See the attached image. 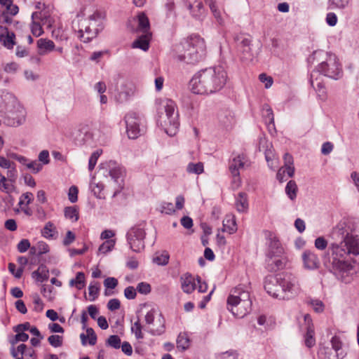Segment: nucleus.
<instances>
[{"instance_id":"20","label":"nucleus","mask_w":359,"mask_h":359,"mask_svg":"<svg viewBox=\"0 0 359 359\" xmlns=\"http://www.w3.org/2000/svg\"><path fill=\"white\" fill-rule=\"evenodd\" d=\"M34 194L31 192H25L22 194L19 198L18 206L19 208L15 210V212L18 213L20 211L23 212L26 215L30 216L32 210L29 207L34 201Z\"/></svg>"},{"instance_id":"39","label":"nucleus","mask_w":359,"mask_h":359,"mask_svg":"<svg viewBox=\"0 0 359 359\" xmlns=\"http://www.w3.org/2000/svg\"><path fill=\"white\" fill-rule=\"evenodd\" d=\"M82 344L85 345L86 344V339H88V344L90 345H95L97 342V336L92 328H87L86 334L82 333L80 335Z\"/></svg>"},{"instance_id":"34","label":"nucleus","mask_w":359,"mask_h":359,"mask_svg":"<svg viewBox=\"0 0 359 359\" xmlns=\"http://www.w3.org/2000/svg\"><path fill=\"white\" fill-rule=\"evenodd\" d=\"M264 154L266 161L268 163V166L271 169L275 170L278 165V160L274 154L273 150L271 149H266L264 152Z\"/></svg>"},{"instance_id":"24","label":"nucleus","mask_w":359,"mask_h":359,"mask_svg":"<svg viewBox=\"0 0 359 359\" xmlns=\"http://www.w3.org/2000/svg\"><path fill=\"white\" fill-rule=\"evenodd\" d=\"M205 1L208 5L216 22L221 26L224 25V19L222 12L219 9L216 1L215 0H205Z\"/></svg>"},{"instance_id":"7","label":"nucleus","mask_w":359,"mask_h":359,"mask_svg":"<svg viewBox=\"0 0 359 359\" xmlns=\"http://www.w3.org/2000/svg\"><path fill=\"white\" fill-rule=\"evenodd\" d=\"M126 133L130 139H136L145 132V118L143 115L129 111L124 116Z\"/></svg>"},{"instance_id":"30","label":"nucleus","mask_w":359,"mask_h":359,"mask_svg":"<svg viewBox=\"0 0 359 359\" xmlns=\"http://www.w3.org/2000/svg\"><path fill=\"white\" fill-rule=\"evenodd\" d=\"M32 276L36 281L42 283L48 280L49 277V271L46 266L41 264L39 266L37 270L32 272Z\"/></svg>"},{"instance_id":"17","label":"nucleus","mask_w":359,"mask_h":359,"mask_svg":"<svg viewBox=\"0 0 359 359\" xmlns=\"http://www.w3.org/2000/svg\"><path fill=\"white\" fill-rule=\"evenodd\" d=\"M310 83L316 90L318 96L321 100H325L326 98L327 91L323 82L322 76L318 74V72L313 71L311 73Z\"/></svg>"},{"instance_id":"29","label":"nucleus","mask_w":359,"mask_h":359,"mask_svg":"<svg viewBox=\"0 0 359 359\" xmlns=\"http://www.w3.org/2000/svg\"><path fill=\"white\" fill-rule=\"evenodd\" d=\"M235 205L236 210L240 212H245L248 209L247 194L240 192L236 198Z\"/></svg>"},{"instance_id":"14","label":"nucleus","mask_w":359,"mask_h":359,"mask_svg":"<svg viewBox=\"0 0 359 359\" xmlns=\"http://www.w3.org/2000/svg\"><path fill=\"white\" fill-rule=\"evenodd\" d=\"M104 165L111 179L114 180V182L118 184V188L116 189L113 194V197H116L123 188L120 182V181L122 182L121 179L123 175L122 168L116 161H110Z\"/></svg>"},{"instance_id":"22","label":"nucleus","mask_w":359,"mask_h":359,"mask_svg":"<svg viewBox=\"0 0 359 359\" xmlns=\"http://www.w3.org/2000/svg\"><path fill=\"white\" fill-rule=\"evenodd\" d=\"M287 262V259L285 253L280 256H268V266L271 271H276L283 269Z\"/></svg>"},{"instance_id":"23","label":"nucleus","mask_w":359,"mask_h":359,"mask_svg":"<svg viewBox=\"0 0 359 359\" xmlns=\"http://www.w3.org/2000/svg\"><path fill=\"white\" fill-rule=\"evenodd\" d=\"M245 165H248V160L244 154H239L233 158L229 162V170L231 173H238Z\"/></svg>"},{"instance_id":"43","label":"nucleus","mask_w":359,"mask_h":359,"mask_svg":"<svg viewBox=\"0 0 359 359\" xmlns=\"http://www.w3.org/2000/svg\"><path fill=\"white\" fill-rule=\"evenodd\" d=\"M190 345V341L187 334L180 333L177 339V347L178 349L184 351L189 348Z\"/></svg>"},{"instance_id":"60","label":"nucleus","mask_w":359,"mask_h":359,"mask_svg":"<svg viewBox=\"0 0 359 359\" xmlns=\"http://www.w3.org/2000/svg\"><path fill=\"white\" fill-rule=\"evenodd\" d=\"M52 36L54 39L60 42L67 41L68 39L67 35L60 29H53L52 31Z\"/></svg>"},{"instance_id":"11","label":"nucleus","mask_w":359,"mask_h":359,"mask_svg":"<svg viewBox=\"0 0 359 359\" xmlns=\"http://www.w3.org/2000/svg\"><path fill=\"white\" fill-rule=\"evenodd\" d=\"M144 320L153 335H159L164 332L165 319L157 309H149L145 314Z\"/></svg>"},{"instance_id":"16","label":"nucleus","mask_w":359,"mask_h":359,"mask_svg":"<svg viewBox=\"0 0 359 359\" xmlns=\"http://www.w3.org/2000/svg\"><path fill=\"white\" fill-rule=\"evenodd\" d=\"M264 289L270 296L279 299H283L278 275L267 276L264 281Z\"/></svg>"},{"instance_id":"48","label":"nucleus","mask_w":359,"mask_h":359,"mask_svg":"<svg viewBox=\"0 0 359 359\" xmlns=\"http://www.w3.org/2000/svg\"><path fill=\"white\" fill-rule=\"evenodd\" d=\"M116 241L114 239L104 241L98 248V253L106 254L114 248Z\"/></svg>"},{"instance_id":"51","label":"nucleus","mask_w":359,"mask_h":359,"mask_svg":"<svg viewBox=\"0 0 359 359\" xmlns=\"http://www.w3.org/2000/svg\"><path fill=\"white\" fill-rule=\"evenodd\" d=\"M191 14L196 18L201 17L205 12V8L201 1L198 0L193 9L189 10Z\"/></svg>"},{"instance_id":"12","label":"nucleus","mask_w":359,"mask_h":359,"mask_svg":"<svg viewBox=\"0 0 359 359\" xmlns=\"http://www.w3.org/2000/svg\"><path fill=\"white\" fill-rule=\"evenodd\" d=\"M126 237L128 243L133 251L140 252L144 248L145 231L142 225H136L130 228Z\"/></svg>"},{"instance_id":"56","label":"nucleus","mask_w":359,"mask_h":359,"mask_svg":"<svg viewBox=\"0 0 359 359\" xmlns=\"http://www.w3.org/2000/svg\"><path fill=\"white\" fill-rule=\"evenodd\" d=\"M14 37L13 34H9L8 33L6 36L1 34L0 35V41L3 42V44L7 48H12L14 45Z\"/></svg>"},{"instance_id":"19","label":"nucleus","mask_w":359,"mask_h":359,"mask_svg":"<svg viewBox=\"0 0 359 359\" xmlns=\"http://www.w3.org/2000/svg\"><path fill=\"white\" fill-rule=\"evenodd\" d=\"M218 121L219 126L226 130H231L235 125V116L231 110L225 109L218 114Z\"/></svg>"},{"instance_id":"21","label":"nucleus","mask_w":359,"mask_h":359,"mask_svg":"<svg viewBox=\"0 0 359 359\" xmlns=\"http://www.w3.org/2000/svg\"><path fill=\"white\" fill-rule=\"evenodd\" d=\"M180 283L181 288L185 293L191 294L196 288V279L189 273L181 276Z\"/></svg>"},{"instance_id":"63","label":"nucleus","mask_w":359,"mask_h":359,"mask_svg":"<svg viewBox=\"0 0 359 359\" xmlns=\"http://www.w3.org/2000/svg\"><path fill=\"white\" fill-rule=\"evenodd\" d=\"M161 212L171 215L175 211V206L172 203L163 202L161 205Z\"/></svg>"},{"instance_id":"57","label":"nucleus","mask_w":359,"mask_h":359,"mask_svg":"<svg viewBox=\"0 0 359 359\" xmlns=\"http://www.w3.org/2000/svg\"><path fill=\"white\" fill-rule=\"evenodd\" d=\"M12 119H13V121L8 123L9 125L14 126V127L22 125L25 120V110L22 109L21 110H20V114L18 116H17L16 117H14V116L12 117Z\"/></svg>"},{"instance_id":"50","label":"nucleus","mask_w":359,"mask_h":359,"mask_svg":"<svg viewBox=\"0 0 359 359\" xmlns=\"http://www.w3.org/2000/svg\"><path fill=\"white\" fill-rule=\"evenodd\" d=\"M314 330L312 327H309L305 335V345L311 348L315 345Z\"/></svg>"},{"instance_id":"2","label":"nucleus","mask_w":359,"mask_h":359,"mask_svg":"<svg viewBox=\"0 0 359 359\" xmlns=\"http://www.w3.org/2000/svg\"><path fill=\"white\" fill-rule=\"evenodd\" d=\"M228 76L220 65L201 69L190 81L191 91L198 95H210L219 92L226 85Z\"/></svg>"},{"instance_id":"25","label":"nucleus","mask_w":359,"mask_h":359,"mask_svg":"<svg viewBox=\"0 0 359 359\" xmlns=\"http://www.w3.org/2000/svg\"><path fill=\"white\" fill-rule=\"evenodd\" d=\"M37 47L40 55H46L55 50V43L50 39H40L37 41Z\"/></svg>"},{"instance_id":"26","label":"nucleus","mask_w":359,"mask_h":359,"mask_svg":"<svg viewBox=\"0 0 359 359\" xmlns=\"http://www.w3.org/2000/svg\"><path fill=\"white\" fill-rule=\"evenodd\" d=\"M41 235L49 240H55L58 237V231L53 223L47 222L41 229Z\"/></svg>"},{"instance_id":"52","label":"nucleus","mask_w":359,"mask_h":359,"mask_svg":"<svg viewBox=\"0 0 359 359\" xmlns=\"http://www.w3.org/2000/svg\"><path fill=\"white\" fill-rule=\"evenodd\" d=\"M13 100L14 97L11 93L6 91L0 92V108L6 107Z\"/></svg>"},{"instance_id":"28","label":"nucleus","mask_w":359,"mask_h":359,"mask_svg":"<svg viewBox=\"0 0 359 359\" xmlns=\"http://www.w3.org/2000/svg\"><path fill=\"white\" fill-rule=\"evenodd\" d=\"M332 349L336 352L337 359H343L346 353L342 350V341L338 336H334L330 340Z\"/></svg>"},{"instance_id":"40","label":"nucleus","mask_w":359,"mask_h":359,"mask_svg":"<svg viewBox=\"0 0 359 359\" xmlns=\"http://www.w3.org/2000/svg\"><path fill=\"white\" fill-rule=\"evenodd\" d=\"M65 217L72 222H76L79 219V209L76 206H69L65 208Z\"/></svg>"},{"instance_id":"8","label":"nucleus","mask_w":359,"mask_h":359,"mask_svg":"<svg viewBox=\"0 0 359 359\" xmlns=\"http://www.w3.org/2000/svg\"><path fill=\"white\" fill-rule=\"evenodd\" d=\"M326 55L325 60L320 62L314 72H318V74L320 73L333 79H339L342 76L343 72L337 57L334 54L328 53H326Z\"/></svg>"},{"instance_id":"46","label":"nucleus","mask_w":359,"mask_h":359,"mask_svg":"<svg viewBox=\"0 0 359 359\" xmlns=\"http://www.w3.org/2000/svg\"><path fill=\"white\" fill-rule=\"evenodd\" d=\"M285 192L291 200H294L297 197V186L294 181L290 180L287 182Z\"/></svg>"},{"instance_id":"13","label":"nucleus","mask_w":359,"mask_h":359,"mask_svg":"<svg viewBox=\"0 0 359 359\" xmlns=\"http://www.w3.org/2000/svg\"><path fill=\"white\" fill-rule=\"evenodd\" d=\"M264 235L268 243V256H280L285 253L284 248L275 233L266 231Z\"/></svg>"},{"instance_id":"35","label":"nucleus","mask_w":359,"mask_h":359,"mask_svg":"<svg viewBox=\"0 0 359 359\" xmlns=\"http://www.w3.org/2000/svg\"><path fill=\"white\" fill-rule=\"evenodd\" d=\"M0 4L6 8V11L4 13H8L11 16L17 15L19 11L18 6L13 4V0H0Z\"/></svg>"},{"instance_id":"45","label":"nucleus","mask_w":359,"mask_h":359,"mask_svg":"<svg viewBox=\"0 0 359 359\" xmlns=\"http://www.w3.org/2000/svg\"><path fill=\"white\" fill-rule=\"evenodd\" d=\"M100 283L98 282H92L90 283L88 287V294L90 297V301H95L100 293Z\"/></svg>"},{"instance_id":"31","label":"nucleus","mask_w":359,"mask_h":359,"mask_svg":"<svg viewBox=\"0 0 359 359\" xmlns=\"http://www.w3.org/2000/svg\"><path fill=\"white\" fill-rule=\"evenodd\" d=\"M138 30L142 34H151L149 32L150 24L148 18L144 13L137 15Z\"/></svg>"},{"instance_id":"27","label":"nucleus","mask_w":359,"mask_h":359,"mask_svg":"<svg viewBox=\"0 0 359 359\" xmlns=\"http://www.w3.org/2000/svg\"><path fill=\"white\" fill-rule=\"evenodd\" d=\"M150 38L151 34H143L133 43L132 47L133 48H140L146 51L149 47Z\"/></svg>"},{"instance_id":"4","label":"nucleus","mask_w":359,"mask_h":359,"mask_svg":"<svg viewBox=\"0 0 359 359\" xmlns=\"http://www.w3.org/2000/svg\"><path fill=\"white\" fill-rule=\"evenodd\" d=\"M103 15L99 11H95L88 18H83L81 14L77 15L72 22V28L77 32L78 37L85 42H89L94 39L103 28Z\"/></svg>"},{"instance_id":"5","label":"nucleus","mask_w":359,"mask_h":359,"mask_svg":"<svg viewBox=\"0 0 359 359\" xmlns=\"http://www.w3.org/2000/svg\"><path fill=\"white\" fill-rule=\"evenodd\" d=\"M177 59L188 64L203 60L206 55L205 42L198 35H191L176 47Z\"/></svg>"},{"instance_id":"54","label":"nucleus","mask_w":359,"mask_h":359,"mask_svg":"<svg viewBox=\"0 0 359 359\" xmlns=\"http://www.w3.org/2000/svg\"><path fill=\"white\" fill-rule=\"evenodd\" d=\"M133 94L132 88H127L126 90L121 89L116 95V99L119 102H123L128 100L130 96Z\"/></svg>"},{"instance_id":"41","label":"nucleus","mask_w":359,"mask_h":359,"mask_svg":"<svg viewBox=\"0 0 359 359\" xmlns=\"http://www.w3.org/2000/svg\"><path fill=\"white\" fill-rule=\"evenodd\" d=\"M187 172L189 174L200 175L204 172V165L201 162L189 163L187 166Z\"/></svg>"},{"instance_id":"53","label":"nucleus","mask_w":359,"mask_h":359,"mask_svg":"<svg viewBox=\"0 0 359 359\" xmlns=\"http://www.w3.org/2000/svg\"><path fill=\"white\" fill-rule=\"evenodd\" d=\"M32 250H34V252L38 255H43L49 252V246L44 241H39Z\"/></svg>"},{"instance_id":"55","label":"nucleus","mask_w":359,"mask_h":359,"mask_svg":"<svg viewBox=\"0 0 359 359\" xmlns=\"http://www.w3.org/2000/svg\"><path fill=\"white\" fill-rule=\"evenodd\" d=\"M142 326L140 324V319L138 318L137 320V321H135L132 325V327H131V330L135 334V337L137 339H143L144 338V334H143V333L142 332Z\"/></svg>"},{"instance_id":"15","label":"nucleus","mask_w":359,"mask_h":359,"mask_svg":"<svg viewBox=\"0 0 359 359\" xmlns=\"http://www.w3.org/2000/svg\"><path fill=\"white\" fill-rule=\"evenodd\" d=\"M237 52L242 60H251L252 52L251 48V40L243 35L238 36L236 38Z\"/></svg>"},{"instance_id":"59","label":"nucleus","mask_w":359,"mask_h":359,"mask_svg":"<svg viewBox=\"0 0 359 359\" xmlns=\"http://www.w3.org/2000/svg\"><path fill=\"white\" fill-rule=\"evenodd\" d=\"M101 154H102L101 150H96L91 154V156L89 158V163H88V170L90 171H92L94 169V168L97 163V159L100 157Z\"/></svg>"},{"instance_id":"61","label":"nucleus","mask_w":359,"mask_h":359,"mask_svg":"<svg viewBox=\"0 0 359 359\" xmlns=\"http://www.w3.org/2000/svg\"><path fill=\"white\" fill-rule=\"evenodd\" d=\"M43 164L37 161H29L27 168L34 173H38L42 170Z\"/></svg>"},{"instance_id":"33","label":"nucleus","mask_w":359,"mask_h":359,"mask_svg":"<svg viewBox=\"0 0 359 359\" xmlns=\"http://www.w3.org/2000/svg\"><path fill=\"white\" fill-rule=\"evenodd\" d=\"M69 285L75 287L77 290H82L86 286V277L83 272H78L76 278L70 280Z\"/></svg>"},{"instance_id":"47","label":"nucleus","mask_w":359,"mask_h":359,"mask_svg":"<svg viewBox=\"0 0 359 359\" xmlns=\"http://www.w3.org/2000/svg\"><path fill=\"white\" fill-rule=\"evenodd\" d=\"M153 261L158 265H166L169 261V255L165 251L161 253H156L153 259Z\"/></svg>"},{"instance_id":"1","label":"nucleus","mask_w":359,"mask_h":359,"mask_svg":"<svg viewBox=\"0 0 359 359\" xmlns=\"http://www.w3.org/2000/svg\"><path fill=\"white\" fill-rule=\"evenodd\" d=\"M329 250L332 252V267L337 276L348 283L354 273L355 257L359 255V238L347 233L339 243H332Z\"/></svg>"},{"instance_id":"64","label":"nucleus","mask_w":359,"mask_h":359,"mask_svg":"<svg viewBox=\"0 0 359 359\" xmlns=\"http://www.w3.org/2000/svg\"><path fill=\"white\" fill-rule=\"evenodd\" d=\"M17 334L15 336V339L11 341L12 346L18 341H26L29 339V335L22 332H15Z\"/></svg>"},{"instance_id":"9","label":"nucleus","mask_w":359,"mask_h":359,"mask_svg":"<svg viewBox=\"0 0 359 359\" xmlns=\"http://www.w3.org/2000/svg\"><path fill=\"white\" fill-rule=\"evenodd\" d=\"M282 299H290L297 296L300 290L297 278L291 273L278 275Z\"/></svg>"},{"instance_id":"58","label":"nucleus","mask_w":359,"mask_h":359,"mask_svg":"<svg viewBox=\"0 0 359 359\" xmlns=\"http://www.w3.org/2000/svg\"><path fill=\"white\" fill-rule=\"evenodd\" d=\"M48 341L52 346L57 348L62 346L63 344V337L60 335L53 334L50 335L48 338Z\"/></svg>"},{"instance_id":"6","label":"nucleus","mask_w":359,"mask_h":359,"mask_svg":"<svg viewBox=\"0 0 359 359\" xmlns=\"http://www.w3.org/2000/svg\"><path fill=\"white\" fill-rule=\"evenodd\" d=\"M157 123L169 136H174L180 126L177 105L170 99L161 100L157 109Z\"/></svg>"},{"instance_id":"3","label":"nucleus","mask_w":359,"mask_h":359,"mask_svg":"<svg viewBox=\"0 0 359 359\" xmlns=\"http://www.w3.org/2000/svg\"><path fill=\"white\" fill-rule=\"evenodd\" d=\"M250 283H242L233 288L226 299V309L235 317L241 318L249 313L252 302Z\"/></svg>"},{"instance_id":"42","label":"nucleus","mask_w":359,"mask_h":359,"mask_svg":"<svg viewBox=\"0 0 359 359\" xmlns=\"http://www.w3.org/2000/svg\"><path fill=\"white\" fill-rule=\"evenodd\" d=\"M13 183L7 177H1V179H0V191L6 194L12 193L15 189Z\"/></svg>"},{"instance_id":"36","label":"nucleus","mask_w":359,"mask_h":359,"mask_svg":"<svg viewBox=\"0 0 359 359\" xmlns=\"http://www.w3.org/2000/svg\"><path fill=\"white\" fill-rule=\"evenodd\" d=\"M0 4L6 8V11L4 13H8L11 16L17 15L19 11L18 6L13 4V0H0Z\"/></svg>"},{"instance_id":"44","label":"nucleus","mask_w":359,"mask_h":359,"mask_svg":"<svg viewBox=\"0 0 359 359\" xmlns=\"http://www.w3.org/2000/svg\"><path fill=\"white\" fill-rule=\"evenodd\" d=\"M287 173L288 177H292L294 173V167H281L277 172L276 177L277 180L282 182L285 180V175Z\"/></svg>"},{"instance_id":"32","label":"nucleus","mask_w":359,"mask_h":359,"mask_svg":"<svg viewBox=\"0 0 359 359\" xmlns=\"http://www.w3.org/2000/svg\"><path fill=\"white\" fill-rule=\"evenodd\" d=\"M236 229V223L233 216L227 215L223 220V231L231 234L233 233Z\"/></svg>"},{"instance_id":"10","label":"nucleus","mask_w":359,"mask_h":359,"mask_svg":"<svg viewBox=\"0 0 359 359\" xmlns=\"http://www.w3.org/2000/svg\"><path fill=\"white\" fill-rule=\"evenodd\" d=\"M32 20L31 32L35 36H39L43 33V27L51 28L54 22V20L47 11L34 12Z\"/></svg>"},{"instance_id":"38","label":"nucleus","mask_w":359,"mask_h":359,"mask_svg":"<svg viewBox=\"0 0 359 359\" xmlns=\"http://www.w3.org/2000/svg\"><path fill=\"white\" fill-rule=\"evenodd\" d=\"M90 187L93 194L98 198H104V194L103 192L104 186L102 182H96L93 179L90 182Z\"/></svg>"},{"instance_id":"49","label":"nucleus","mask_w":359,"mask_h":359,"mask_svg":"<svg viewBox=\"0 0 359 359\" xmlns=\"http://www.w3.org/2000/svg\"><path fill=\"white\" fill-rule=\"evenodd\" d=\"M308 304L316 313H322L324 311V304L318 299H311L308 301Z\"/></svg>"},{"instance_id":"37","label":"nucleus","mask_w":359,"mask_h":359,"mask_svg":"<svg viewBox=\"0 0 359 359\" xmlns=\"http://www.w3.org/2000/svg\"><path fill=\"white\" fill-rule=\"evenodd\" d=\"M0 4L6 8V11L4 13H8L11 16L17 15L19 11L18 6L13 4V0H0Z\"/></svg>"},{"instance_id":"18","label":"nucleus","mask_w":359,"mask_h":359,"mask_svg":"<svg viewBox=\"0 0 359 359\" xmlns=\"http://www.w3.org/2000/svg\"><path fill=\"white\" fill-rule=\"evenodd\" d=\"M303 265L306 269L315 270L320 265V259L313 251L306 250L302 255Z\"/></svg>"},{"instance_id":"62","label":"nucleus","mask_w":359,"mask_h":359,"mask_svg":"<svg viewBox=\"0 0 359 359\" xmlns=\"http://www.w3.org/2000/svg\"><path fill=\"white\" fill-rule=\"evenodd\" d=\"M107 343L109 346L116 349L121 347V339L118 335H111Z\"/></svg>"}]
</instances>
